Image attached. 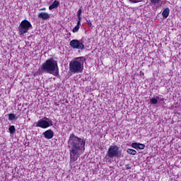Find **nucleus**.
<instances>
[{"label": "nucleus", "instance_id": "nucleus-13", "mask_svg": "<svg viewBox=\"0 0 181 181\" xmlns=\"http://www.w3.org/2000/svg\"><path fill=\"white\" fill-rule=\"evenodd\" d=\"M80 25H81V21H78L77 25L72 30V32L74 33H76V32H78V29H80Z\"/></svg>", "mask_w": 181, "mask_h": 181}, {"label": "nucleus", "instance_id": "nucleus-24", "mask_svg": "<svg viewBox=\"0 0 181 181\" xmlns=\"http://www.w3.org/2000/svg\"><path fill=\"white\" fill-rule=\"evenodd\" d=\"M40 11H46V8H40Z\"/></svg>", "mask_w": 181, "mask_h": 181}, {"label": "nucleus", "instance_id": "nucleus-4", "mask_svg": "<svg viewBox=\"0 0 181 181\" xmlns=\"http://www.w3.org/2000/svg\"><path fill=\"white\" fill-rule=\"evenodd\" d=\"M106 155L110 159H112V158H121L122 151H121L119 146L112 145L109 147Z\"/></svg>", "mask_w": 181, "mask_h": 181}, {"label": "nucleus", "instance_id": "nucleus-7", "mask_svg": "<svg viewBox=\"0 0 181 181\" xmlns=\"http://www.w3.org/2000/svg\"><path fill=\"white\" fill-rule=\"evenodd\" d=\"M69 45L72 49H77L78 50H83L85 47L82 40H72L69 42Z\"/></svg>", "mask_w": 181, "mask_h": 181}, {"label": "nucleus", "instance_id": "nucleus-22", "mask_svg": "<svg viewBox=\"0 0 181 181\" xmlns=\"http://www.w3.org/2000/svg\"><path fill=\"white\" fill-rule=\"evenodd\" d=\"M157 98H158V100L159 101H165V98H160V97H159V96H157Z\"/></svg>", "mask_w": 181, "mask_h": 181}, {"label": "nucleus", "instance_id": "nucleus-17", "mask_svg": "<svg viewBox=\"0 0 181 181\" xmlns=\"http://www.w3.org/2000/svg\"><path fill=\"white\" fill-rule=\"evenodd\" d=\"M127 153L129 155H136V151L132 148H127Z\"/></svg>", "mask_w": 181, "mask_h": 181}, {"label": "nucleus", "instance_id": "nucleus-11", "mask_svg": "<svg viewBox=\"0 0 181 181\" xmlns=\"http://www.w3.org/2000/svg\"><path fill=\"white\" fill-rule=\"evenodd\" d=\"M59 5H60V3L59 1L55 0L49 6V11H52V9H56V8L59 7Z\"/></svg>", "mask_w": 181, "mask_h": 181}, {"label": "nucleus", "instance_id": "nucleus-1", "mask_svg": "<svg viewBox=\"0 0 181 181\" xmlns=\"http://www.w3.org/2000/svg\"><path fill=\"white\" fill-rule=\"evenodd\" d=\"M67 148H69L71 161L76 162L80 158V155L86 151V140L72 133L68 139Z\"/></svg>", "mask_w": 181, "mask_h": 181}, {"label": "nucleus", "instance_id": "nucleus-5", "mask_svg": "<svg viewBox=\"0 0 181 181\" xmlns=\"http://www.w3.org/2000/svg\"><path fill=\"white\" fill-rule=\"evenodd\" d=\"M32 23L28 20H23L21 21L18 26V35L23 36L25 33H28L30 29H33Z\"/></svg>", "mask_w": 181, "mask_h": 181}, {"label": "nucleus", "instance_id": "nucleus-16", "mask_svg": "<svg viewBox=\"0 0 181 181\" xmlns=\"http://www.w3.org/2000/svg\"><path fill=\"white\" fill-rule=\"evenodd\" d=\"M158 96H156L150 100V103L151 104L156 105V104H158Z\"/></svg>", "mask_w": 181, "mask_h": 181}, {"label": "nucleus", "instance_id": "nucleus-10", "mask_svg": "<svg viewBox=\"0 0 181 181\" xmlns=\"http://www.w3.org/2000/svg\"><path fill=\"white\" fill-rule=\"evenodd\" d=\"M132 146L134 149H144L145 148V145L141 143H132Z\"/></svg>", "mask_w": 181, "mask_h": 181}, {"label": "nucleus", "instance_id": "nucleus-12", "mask_svg": "<svg viewBox=\"0 0 181 181\" xmlns=\"http://www.w3.org/2000/svg\"><path fill=\"white\" fill-rule=\"evenodd\" d=\"M169 13H170V10L169 9V8H165L162 13L163 18H164V19H166V18L169 16Z\"/></svg>", "mask_w": 181, "mask_h": 181}, {"label": "nucleus", "instance_id": "nucleus-20", "mask_svg": "<svg viewBox=\"0 0 181 181\" xmlns=\"http://www.w3.org/2000/svg\"><path fill=\"white\" fill-rule=\"evenodd\" d=\"M144 0H128L129 2L132 4H138V2H142Z\"/></svg>", "mask_w": 181, "mask_h": 181}, {"label": "nucleus", "instance_id": "nucleus-15", "mask_svg": "<svg viewBox=\"0 0 181 181\" xmlns=\"http://www.w3.org/2000/svg\"><path fill=\"white\" fill-rule=\"evenodd\" d=\"M8 130L11 135H13V134L16 132V129L15 128V126H10Z\"/></svg>", "mask_w": 181, "mask_h": 181}, {"label": "nucleus", "instance_id": "nucleus-18", "mask_svg": "<svg viewBox=\"0 0 181 181\" xmlns=\"http://www.w3.org/2000/svg\"><path fill=\"white\" fill-rule=\"evenodd\" d=\"M151 4H153V6L158 5L160 4V0H150Z\"/></svg>", "mask_w": 181, "mask_h": 181}, {"label": "nucleus", "instance_id": "nucleus-8", "mask_svg": "<svg viewBox=\"0 0 181 181\" xmlns=\"http://www.w3.org/2000/svg\"><path fill=\"white\" fill-rule=\"evenodd\" d=\"M46 139H52L54 136V132L52 129H48L42 133Z\"/></svg>", "mask_w": 181, "mask_h": 181}, {"label": "nucleus", "instance_id": "nucleus-9", "mask_svg": "<svg viewBox=\"0 0 181 181\" xmlns=\"http://www.w3.org/2000/svg\"><path fill=\"white\" fill-rule=\"evenodd\" d=\"M38 18L40 19H42V21H47V19H49L50 14L45 12H41L38 14Z\"/></svg>", "mask_w": 181, "mask_h": 181}, {"label": "nucleus", "instance_id": "nucleus-3", "mask_svg": "<svg viewBox=\"0 0 181 181\" xmlns=\"http://www.w3.org/2000/svg\"><path fill=\"white\" fill-rule=\"evenodd\" d=\"M86 58L84 57H79L73 59L69 62V71L71 74H78V73H83L84 70V62Z\"/></svg>", "mask_w": 181, "mask_h": 181}, {"label": "nucleus", "instance_id": "nucleus-19", "mask_svg": "<svg viewBox=\"0 0 181 181\" xmlns=\"http://www.w3.org/2000/svg\"><path fill=\"white\" fill-rule=\"evenodd\" d=\"M78 21H81V8H80L77 12Z\"/></svg>", "mask_w": 181, "mask_h": 181}, {"label": "nucleus", "instance_id": "nucleus-2", "mask_svg": "<svg viewBox=\"0 0 181 181\" xmlns=\"http://www.w3.org/2000/svg\"><path fill=\"white\" fill-rule=\"evenodd\" d=\"M39 70L40 74H52L54 77H58L59 76V65L57 61L53 58H50L42 64Z\"/></svg>", "mask_w": 181, "mask_h": 181}, {"label": "nucleus", "instance_id": "nucleus-14", "mask_svg": "<svg viewBox=\"0 0 181 181\" xmlns=\"http://www.w3.org/2000/svg\"><path fill=\"white\" fill-rule=\"evenodd\" d=\"M19 118V116H16L15 114H8V120L9 121H13L14 119H18Z\"/></svg>", "mask_w": 181, "mask_h": 181}, {"label": "nucleus", "instance_id": "nucleus-21", "mask_svg": "<svg viewBox=\"0 0 181 181\" xmlns=\"http://www.w3.org/2000/svg\"><path fill=\"white\" fill-rule=\"evenodd\" d=\"M87 23L89 28H91V26H93V23H91V21H87Z\"/></svg>", "mask_w": 181, "mask_h": 181}, {"label": "nucleus", "instance_id": "nucleus-6", "mask_svg": "<svg viewBox=\"0 0 181 181\" xmlns=\"http://www.w3.org/2000/svg\"><path fill=\"white\" fill-rule=\"evenodd\" d=\"M34 125L35 127L45 129L46 128H49V127H52L53 121L51 119L45 117L42 119L38 120L37 123H34Z\"/></svg>", "mask_w": 181, "mask_h": 181}, {"label": "nucleus", "instance_id": "nucleus-23", "mask_svg": "<svg viewBox=\"0 0 181 181\" xmlns=\"http://www.w3.org/2000/svg\"><path fill=\"white\" fill-rule=\"evenodd\" d=\"M126 169H131V167H129V165H126Z\"/></svg>", "mask_w": 181, "mask_h": 181}]
</instances>
